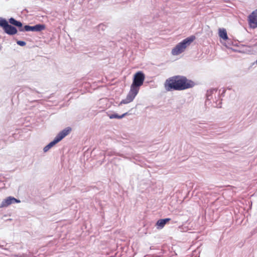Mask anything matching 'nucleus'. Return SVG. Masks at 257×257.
Masks as SVG:
<instances>
[{"label":"nucleus","instance_id":"obj_1","mask_svg":"<svg viewBox=\"0 0 257 257\" xmlns=\"http://www.w3.org/2000/svg\"><path fill=\"white\" fill-rule=\"evenodd\" d=\"M165 87L168 91L183 90L191 87V81L183 76H174L166 80Z\"/></svg>","mask_w":257,"mask_h":257},{"label":"nucleus","instance_id":"obj_2","mask_svg":"<svg viewBox=\"0 0 257 257\" xmlns=\"http://www.w3.org/2000/svg\"><path fill=\"white\" fill-rule=\"evenodd\" d=\"M193 42V37L191 36L187 38L182 42L178 43L171 51V54L173 55L176 56L183 52L186 48L190 46L191 43Z\"/></svg>","mask_w":257,"mask_h":257},{"label":"nucleus","instance_id":"obj_3","mask_svg":"<svg viewBox=\"0 0 257 257\" xmlns=\"http://www.w3.org/2000/svg\"><path fill=\"white\" fill-rule=\"evenodd\" d=\"M145 78V75L143 72L141 71L137 72L134 75L133 82L131 88H134L139 91L140 87L143 84Z\"/></svg>","mask_w":257,"mask_h":257},{"label":"nucleus","instance_id":"obj_4","mask_svg":"<svg viewBox=\"0 0 257 257\" xmlns=\"http://www.w3.org/2000/svg\"><path fill=\"white\" fill-rule=\"evenodd\" d=\"M0 27H2L4 32L8 35H14L17 33L18 31L15 27L9 25L6 19L1 18Z\"/></svg>","mask_w":257,"mask_h":257},{"label":"nucleus","instance_id":"obj_5","mask_svg":"<svg viewBox=\"0 0 257 257\" xmlns=\"http://www.w3.org/2000/svg\"><path fill=\"white\" fill-rule=\"evenodd\" d=\"M71 131V128L70 127H68L64 129L61 132H60L57 135L54 140L48 145L49 148H52L55 145H56L57 143H58L59 142L62 140L64 137L68 135L70 133Z\"/></svg>","mask_w":257,"mask_h":257},{"label":"nucleus","instance_id":"obj_6","mask_svg":"<svg viewBox=\"0 0 257 257\" xmlns=\"http://www.w3.org/2000/svg\"><path fill=\"white\" fill-rule=\"evenodd\" d=\"M9 22L11 24L18 27L20 31H33V26L26 25L23 27L22 23L21 22L16 20L13 18H10L9 20Z\"/></svg>","mask_w":257,"mask_h":257},{"label":"nucleus","instance_id":"obj_7","mask_svg":"<svg viewBox=\"0 0 257 257\" xmlns=\"http://www.w3.org/2000/svg\"><path fill=\"white\" fill-rule=\"evenodd\" d=\"M138 92L139 91L135 89L131 88L126 98L120 101L119 105L127 104L133 101Z\"/></svg>","mask_w":257,"mask_h":257},{"label":"nucleus","instance_id":"obj_8","mask_svg":"<svg viewBox=\"0 0 257 257\" xmlns=\"http://www.w3.org/2000/svg\"><path fill=\"white\" fill-rule=\"evenodd\" d=\"M248 21L251 28L254 29L257 27V9L248 16Z\"/></svg>","mask_w":257,"mask_h":257},{"label":"nucleus","instance_id":"obj_9","mask_svg":"<svg viewBox=\"0 0 257 257\" xmlns=\"http://www.w3.org/2000/svg\"><path fill=\"white\" fill-rule=\"evenodd\" d=\"M21 201L20 200H18L14 197L9 196L5 199L1 203L0 205V208L6 207L10 205L16 203H20Z\"/></svg>","mask_w":257,"mask_h":257},{"label":"nucleus","instance_id":"obj_10","mask_svg":"<svg viewBox=\"0 0 257 257\" xmlns=\"http://www.w3.org/2000/svg\"><path fill=\"white\" fill-rule=\"evenodd\" d=\"M171 220L170 218H167L165 219H161L157 221L156 225L160 227L161 228L164 227L165 225Z\"/></svg>","mask_w":257,"mask_h":257},{"label":"nucleus","instance_id":"obj_11","mask_svg":"<svg viewBox=\"0 0 257 257\" xmlns=\"http://www.w3.org/2000/svg\"><path fill=\"white\" fill-rule=\"evenodd\" d=\"M219 36L220 38H221L224 40H226L227 39H228L227 32L226 30L224 29H219Z\"/></svg>","mask_w":257,"mask_h":257},{"label":"nucleus","instance_id":"obj_12","mask_svg":"<svg viewBox=\"0 0 257 257\" xmlns=\"http://www.w3.org/2000/svg\"><path fill=\"white\" fill-rule=\"evenodd\" d=\"M45 26L42 24H38L33 26V31L40 32L45 29Z\"/></svg>","mask_w":257,"mask_h":257},{"label":"nucleus","instance_id":"obj_13","mask_svg":"<svg viewBox=\"0 0 257 257\" xmlns=\"http://www.w3.org/2000/svg\"><path fill=\"white\" fill-rule=\"evenodd\" d=\"M127 114H128V113L127 112H125V113L122 114L121 115H118L117 114H109L108 116H109V117L110 119H113V118L120 119V118H123L125 116L127 115Z\"/></svg>","mask_w":257,"mask_h":257},{"label":"nucleus","instance_id":"obj_14","mask_svg":"<svg viewBox=\"0 0 257 257\" xmlns=\"http://www.w3.org/2000/svg\"><path fill=\"white\" fill-rule=\"evenodd\" d=\"M17 43L21 46H24L26 44L25 42L22 41H18Z\"/></svg>","mask_w":257,"mask_h":257},{"label":"nucleus","instance_id":"obj_15","mask_svg":"<svg viewBox=\"0 0 257 257\" xmlns=\"http://www.w3.org/2000/svg\"><path fill=\"white\" fill-rule=\"evenodd\" d=\"M213 91H217V90L215 89H210L209 90H208L207 91V96L208 97V95H209V93H212Z\"/></svg>","mask_w":257,"mask_h":257},{"label":"nucleus","instance_id":"obj_16","mask_svg":"<svg viewBox=\"0 0 257 257\" xmlns=\"http://www.w3.org/2000/svg\"><path fill=\"white\" fill-rule=\"evenodd\" d=\"M50 149V148H49V146L48 145H47L46 146H45L44 148V151L45 152H47L49 149Z\"/></svg>","mask_w":257,"mask_h":257},{"label":"nucleus","instance_id":"obj_17","mask_svg":"<svg viewBox=\"0 0 257 257\" xmlns=\"http://www.w3.org/2000/svg\"><path fill=\"white\" fill-rule=\"evenodd\" d=\"M256 64H257V60H256Z\"/></svg>","mask_w":257,"mask_h":257}]
</instances>
